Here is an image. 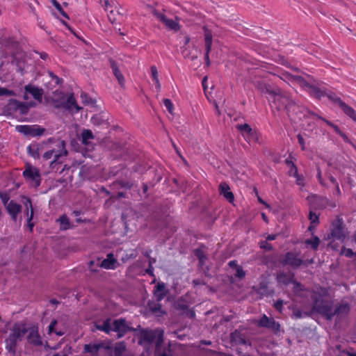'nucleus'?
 <instances>
[{
  "instance_id": "nucleus-1",
  "label": "nucleus",
  "mask_w": 356,
  "mask_h": 356,
  "mask_svg": "<svg viewBox=\"0 0 356 356\" xmlns=\"http://www.w3.org/2000/svg\"><path fill=\"white\" fill-rule=\"evenodd\" d=\"M267 98L272 109H276L278 111H286L288 116L293 121L296 122L309 115H316V113L296 104L290 96L280 88L270 97Z\"/></svg>"
},
{
  "instance_id": "nucleus-2",
  "label": "nucleus",
  "mask_w": 356,
  "mask_h": 356,
  "mask_svg": "<svg viewBox=\"0 0 356 356\" xmlns=\"http://www.w3.org/2000/svg\"><path fill=\"white\" fill-rule=\"evenodd\" d=\"M164 332L161 329L141 328L138 336V344L147 346L155 343L154 356H172L170 343L168 348H163Z\"/></svg>"
},
{
  "instance_id": "nucleus-3",
  "label": "nucleus",
  "mask_w": 356,
  "mask_h": 356,
  "mask_svg": "<svg viewBox=\"0 0 356 356\" xmlns=\"http://www.w3.org/2000/svg\"><path fill=\"white\" fill-rule=\"evenodd\" d=\"M168 293L169 289H167L164 282H158L157 284H156L153 294L156 302L150 300L147 302V307L152 314L157 316H162L166 314V312L162 309V305L160 303L165 296H168L167 301L171 302L172 307L175 309H178V300H176L173 296H168Z\"/></svg>"
},
{
  "instance_id": "nucleus-4",
  "label": "nucleus",
  "mask_w": 356,
  "mask_h": 356,
  "mask_svg": "<svg viewBox=\"0 0 356 356\" xmlns=\"http://www.w3.org/2000/svg\"><path fill=\"white\" fill-rule=\"evenodd\" d=\"M56 149H49L45 152L42 158L44 161H47L54 156V160L50 163V167L55 169L57 165L63 163L62 158L67 155L68 152L66 149V143L63 140L56 139Z\"/></svg>"
},
{
  "instance_id": "nucleus-5",
  "label": "nucleus",
  "mask_w": 356,
  "mask_h": 356,
  "mask_svg": "<svg viewBox=\"0 0 356 356\" xmlns=\"http://www.w3.org/2000/svg\"><path fill=\"white\" fill-rule=\"evenodd\" d=\"M282 75L289 80L295 81L303 90L307 92L310 96L313 97L321 99L325 95L323 90H322L318 87L309 83L302 76H293L288 72L283 73Z\"/></svg>"
},
{
  "instance_id": "nucleus-6",
  "label": "nucleus",
  "mask_w": 356,
  "mask_h": 356,
  "mask_svg": "<svg viewBox=\"0 0 356 356\" xmlns=\"http://www.w3.org/2000/svg\"><path fill=\"white\" fill-rule=\"evenodd\" d=\"M312 298L313 311L322 315L327 320H332V303L325 300L319 293L312 296Z\"/></svg>"
},
{
  "instance_id": "nucleus-7",
  "label": "nucleus",
  "mask_w": 356,
  "mask_h": 356,
  "mask_svg": "<svg viewBox=\"0 0 356 356\" xmlns=\"http://www.w3.org/2000/svg\"><path fill=\"white\" fill-rule=\"evenodd\" d=\"M280 262L283 266H289L293 269H297L302 265L305 264L306 262L312 264L313 260L305 261L299 257V253L289 251L280 258Z\"/></svg>"
},
{
  "instance_id": "nucleus-8",
  "label": "nucleus",
  "mask_w": 356,
  "mask_h": 356,
  "mask_svg": "<svg viewBox=\"0 0 356 356\" xmlns=\"http://www.w3.org/2000/svg\"><path fill=\"white\" fill-rule=\"evenodd\" d=\"M346 237L347 231L345 227L343 220L342 218L338 216L332 222L330 227V236H329V238L343 242Z\"/></svg>"
},
{
  "instance_id": "nucleus-9",
  "label": "nucleus",
  "mask_w": 356,
  "mask_h": 356,
  "mask_svg": "<svg viewBox=\"0 0 356 356\" xmlns=\"http://www.w3.org/2000/svg\"><path fill=\"white\" fill-rule=\"evenodd\" d=\"M22 175L25 180L30 183L33 187L38 188L40 186L41 175L40 170L37 168L33 167L30 164H27Z\"/></svg>"
},
{
  "instance_id": "nucleus-10",
  "label": "nucleus",
  "mask_w": 356,
  "mask_h": 356,
  "mask_svg": "<svg viewBox=\"0 0 356 356\" xmlns=\"http://www.w3.org/2000/svg\"><path fill=\"white\" fill-rule=\"evenodd\" d=\"M113 332L117 333L118 339L122 338L130 332H135L136 329L130 326L125 318L115 319L112 323Z\"/></svg>"
},
{
  "instance_id": "nucleus-11",
  "label": "nucleus",
  "mask_w": 356,
  "mask_h": 356,
  "mask_svg": "<svg viewBox=\"0 0 356 356\" xmlns=\"http://www.w3.org/2000/svg\"><path fill=\"white\" fill-rule=\"evenodd\" d=\"M16 130L25 136L36 137L42 136L46 129L38 124L33 125H17Z\"/></svg>"
},
{
  "instance_id": "nucleus-12",
  "label": "nucleus",
  "mask_w": 356,
  "mask_h": 356,
  "mask_svg": "<svg viewBox=\"0 0 356 356\" xmlns=\"http://www.w3.org/2000/svg\"><path fill=\"white\" fill-rule=\"evenodd\" d=\"M80 181H93L97 179V169L92 165L85 164L81 165L79 172Z\"/></svg>"
},
{
  "instance_id": "nucleus-13",
  "label": "nucleus",
  "mask_w": 356,
  "mask_h": 356,
  "mask_svg": "<svg viewBox=\"0 0 356 356\" xmlns=\"http://www.w3.org/2000/svg\"><path fill=\"white\" fill-rule=\"evenodd\" d=\"M24 110L25 106L22 104V102L15 99H10L7 104L3 107V112L6 115H13L17 112L23 115V111Z\"/></svg>"
},
{
  "instance_id": "nucleus-14",
  "label": "nucleus",
  "mask_w": 356,
  "mask_h": 356,
  "mask_svg": "<svg viewBox=\"0 0 356 356\" xmlns=\"http://www.w3.org/2000/svg\"><path fill=\"white\" fill-rule=\"evenodd\" d=\"M29 332L27 333L26 339L28 343L33 346H42V341L38 332V327L35 325L28 326Z\"/></svg>"
},
{
  "instance_id": "nucleus-15",
  "label": "nucleus",
  "mask_w": 356,
  "mask_h": 356,
  "mask_svg": "<svg viewBox=\"0 0 356 356\" xmlns=\"http://www.w3.org/2000/svg\"><path fill=\"white\" fill-rule=\"evenodd\" d=\"M258 325L261 327L270 329L275 334L278 333L280 330V323L275 321L273 318H269L266 314L261 317Z\"/></svg>"
},
{
  "instance_id": "nucleus-16",
  "label": "nucleus",
  "mask_w": 356,
  "mask_h": 356,
  "mask_svg": "<svg viewBox=\"0 0 356 356\" xmlns=\"http://www.w3.org/2000/svg\"><path fill=\"white\" fill-rule=\"evenodd\" d=\"M10 332L15 335L19 341H22L29 332L28 325L25 321L16 322L10 328Z\"/></svg>"
},
{
  "instance_id": "nucleus-17",
  "label": "nucleus",
  "mask_w": 356,
  "mask_h": 356,
  "mask_svg": "<svg viewBox=\"0 0 356 356\" xmlns=\"http://www.w3.org/2000/svg\"><path fill=\"white\" fill-rule=\"evenodd\" d=\"M236 127L248 143L256 140V133L248 124H237Z\"/></svg>"
},
{
  "instance_id": "nucleus-18",
  "label": "nucleus",
  "mask_w": 356,
  "mask_h": 356,
  "mask_svg": "<svg viewBox=\"0 0 356 356\" xmlns=\"http://www.w3.org/2000/svg\"><path fill=\"white\" fill-rule=\"evenodd\" d=\"M330 98L338 104L340 108L347 116H348L351 120L356 122V111L353 108L346 104L339 97H332L330 96Z\"/></svg>"
},
{
  "instance_id": "nucleus-19",
  "label": "nucleus",
  "mask_w": 356,
  "mask_h": 356,
  "mask_svg": "<svg viewBox=\"0 0 356 356\" xmlns=\"http://www.w3.org/2000/svg\"><path fill=\"white\" fill-rule=\"evenodd\" d=\"M131 172L124 164H120L118 165L112 167L108 171V177L121 178V177H127Z\"/></svg>"
},
{
  "instance_id": "nucleus-20",
  "label": "nucleus",
  "mask_w": 356,
  "mask_h": 356,
  "mask_svg": "<svg viewBox=\"0 0 356 356\" xmlns=\"http://www.w3.org/2000/svg\"><path fill=\"white\" fill-rule=\"evenodd\" d=\"M26 93L31 95L36 101L42 102L44 90L33 84L29 83L24 86Z\"/></svg>"
},
{
  "instance_id": "nucleus-21",
  "label": "nucleus",
  "mask_w": 356,
  "mask_h": 356,
  "mask_svg": "<svg viewBox=\"0 0 356 356\" xmlns=\"http://www.w3.org/2000/svg\"><path fill=\"white\" fill-rule=\"evenodd\" d=\"M19 341V340L15 337V335L13 332H10L9 334L5 339L6 350L13 355H15Z\"/></svg>"
},
{
  "instance_id": "nucleus-22",
  "label": "nucleus",
  "mask_w": 356,
  "mask_h": 356,
  "mask_svg": "<svg viewBox=\"0 0 356 356\" xmlns=\"http://www.w3.org/2000/svg\"><path fill=\"white\" fill-rule=\"evenodd\" d=\"M19 341V340L15 337V335L13 332H10L9 334L5 339L6 350L13 355H15Z\"/></svg>"
},
{
  "instance_id": "nucleus-23",
  "label": "nucleus",
  "mask_w": 356,
  "mask_h": 356,
  "mask_svg": "<svg viewBox=\"0 0 356 356\" xmlns=\"http://www.w3.org/2000/svg\"><path fill=\"white\" fill-rule=\"evenodd\" d=\"M7 212L10 214L11 219L16 221L17 216L22 211V206L13 200H10L6 207Z\"/></svg>"
},
{
  "instance_id": "nucleus-24",
  "label": "nucleus",
  "mask_w": 356,
  "mask_h": 356,
  "mask_svg": "<svg viewBox=\"0 0 356 356\" xmlns=\"http://www.w3.org/2000/svg\"><path fill=\"white\" fill-rule=\"evenodd\" d=\"M58 107H61L68 111H72V108H74L76 110V113L79 112L82 109V108L78 105L72 94L68 97L66 101L62 102Z\"/></svg>"
},
{
  "instance_id": "nucleus-25",
  "label": "nucleus",
  "mask_w": 356,
  "mask_h": 356,
  "mask_svg": "<svg viewBox=\"0 0 356 356\" xmlns=\"http://www.w3.org/2000/svg\"><path fill=\"white\" fill-rule=\"evenodd\" d=\"M350 309L349 303L346 302H341L335 307V309L332 310V318L334 316H342L348 314Z\"/></svg>"
},
{
  "instance_id": "nucleus-26",
  "label": "nucleus",
  "mask_w": 356,
  "mask_h": 356,
  "mask_svg": "<svg viewBox=\"0 0 356 356\" xmlns=\"http://www.w3.org/2000/svg\"><path fill=\"white\" fill-rule=\"evenodd\" d=\"M109 63L110 67L112 70V72L115 77L116 78V79L118 80V83L121 86H123L125 83V79L123 74H122L121 71L120 70L117 62L115 60L110 58Z\"/></svg>"
},
{
  "instance_id": "nucleus-27",
  "label": "nucleus",
  "mask_w": 356,
  "mask_h": 356,
  "mask_svg": "<svg viewBox=\"0 0 356 356\" xmlns=\"http://www.w3.org/2000/svg\"><path fill=\"white\" fill-rule=\"evenodd\" d=\"M156 17L163 22L169 29L175 31H178V23L173 19H168L165 15L161 13H155Z\"/></svg>"
},
{
  "instance_id": "nucleus-28",
  "label": "nucleus",
  "mask_w": 356,
  "mask_h": 356,
  "mask_svg": "<svg viewBox=\"0 0 356 356\" xmlns=\"http://www.w3.org/2000/svg\"><path fill=\"white\" fill-rule=\"evenodd\" d=\"M230 340L233 345H245L247 343L245 335L237 330L230 334Z\"/></svg>"
},
{
  "instance_id": "nucleus-29",
  "label": "nucleus",
  "mask_w": 356,
  "mask_h": 356,
  "mask_svg": "<svg viewBox=\"0 0 356 356\" xmlns=\"http://www.w3.org/2000/svg\"><path fill=\"white\" fill-rule=\"evenodd\" d=\"M118 263L113 253H108L106 258L103 259L100 264V267L105 269L114 270L116 268V264Z\"/></svg>"
},
{
  "instance_id": "nucleus-30",
  "label": "nucleus",
  "mask_w": 356,
  "mask_h": 356,
  "mask_svg": "<svg viewBox=\"0 0 356 356\" xmlns=\"http://www.w3.org/2000/svg\"><path fill=\"white\" fill-rule=\"evenodd\" d=\"M219 193L222 195L229 202H233L234 195L230 191L229 186L226 182H221L219 185Z\"/></svg>"
},
{
  "instance_id": "nucleus-31",
  "label": "nucleus",
  "mask_w": 356,
  "mask_h": 356,
  "mask_svg": "<svg viewBox=\"0 0 356 356\" xmlns=\"http://www.w3.org/2000/svg\"><path fill=\"white\" fill-rule=\"evenodd\" d=\"M33 253V249L31 245H24L19 254L20 263L24 264L25 263L28 262L31 259Z\"/></svg>"
},
{
  "instance_id": "nucleus-32",
  "label": "nucleus",
  "mask_w": 356,
  "mask_h": 356,
  "mask_svg": "<svg viewBox=\"0 0 356 356\" xmlns=\"http://www.w3.org/2000/svg\"><path fill=\"white\" fill-rule=\"evenodd\" d=\"M276 279L279 284L288 286L293 282L294 274L282 272L277 274Z\"/></svg>"
},
{
  "instance_id": "nucleus-33",
  "label": "nucleus",
  "mask_w": 356,
  "mask_h": 356,
  "mask_svg": "<svg viewBox=\"0 0 356 356\" xmlns=\"http://www.w3.org/2000/svg\"><path fill=\"white\" fill-rule=\"evenodd\" d=\"M256 86L261 93L268 95V97H270L279 88V87H271L269 84L263 82H258Z\"/></svg>"
},
{
  "instance_id": "nucleus-34",
  "label": "nucleus",
  "mask_w": 356,
  "mask_h": 356,
  "mask_svg": "<svg viewBox=\"0 0 356 356\" xmlns=\"http://www.w3.org/2000/svg\"><path fill=\"white\" fill-rule=\"evenodd\" d=\"M56 222L59 223L60 230H67L74 227V225L71 224L70 218L66 214L61 215L57 220Z\"/></svg>"
},
{
  "instance_id": "nucleus-35",
  "label": "nucleus",
  "mask_w": 356,
  "mask_h": 356,
  "mask_svg": "<svg viewBox=\"0 0 356 356\" xmlns=\"http://www.w3.org/2000/svg\"><path fill=\"white\" fill-rule=\"evenodd\" d=\"M99 343H88L83 347V353H90L91 356H99V351L101 349Z\"/></svg>"
},
{
  "instance_id": "nucleus-36",
  "label": "nucleus",
  "mask_w": 356,
  "mask_h": 356,
  "mask_svg": "<svg viewBox=\"0 0 356 356\" xmlns=\"http://www.w3.org/2000/svg\"><path fill=\"white\" fill-rule=\"evenodd\" d=\"M95 138L92 132L90 129H83L81 135V143L86 146H90V142L89 141L91 139Z\"/></svg>"
},
{
  "instance_id": "nucleus-37",
  "label": "nucleus",
  "mask_w": 356,
  "mask_h": 356,
  "mask_svg": "<svg viewBox=\"0 0 356 356\" xmlns=\"http://www.w3.org/2000/svg\"><path fill=\"white\" fill-rule=\"evenodd\" d=\"M127 346L124 341L116 342L113 350V356H122L126 351Z\"/></svg>"
},
{
  "instance_id": "nucleus-38",
  "label": "nucleus",
  "mask_w": 356,
  "mask_h": 356,
  "mask_svg": "<svg viewBox=\"0 0 356 356\" xmlns=\"http://www.w3.org/2000/svg\"><path fill=\"white\" fill-rule=\"evenodd\" d=\"M108 118L104 113H99L91 118V122L94 125L100 126L107 124Z\"/></svg>"
},
{
  "instance_id": "nucleus-39",
  "label": "nucleus",
  "mask_w": 356,
  "mask_h": 356,
  "mask_svg": "<svg viewBox=\"0 0 356 356\" xmlns=\"http://www.w3.org/2000/svg\"><path fill=\"white\" fill-rule=\"evenodd\" d=\"M124 177H121V178L117 179L115 181L113 182V186L116 188H124L126 190H129L133 187V183L129 181H125L123 179Z\"/></svg>"
},
{
  "instance_id": "nucleus-40",
  "label": "nucleus",
  "mask_w": 356,
  "mask_h": 356,
  "mask_svg": "<svg viewBox=\"0 0 356 356\" xmlns=\"http://www.w3.org/2000/svg\"><path fill=\"white\" fill-rule=\"evenodd\" d=\"M95 327L98 330L102 331L106 334H110L113 331L111 325V318H106L102 325L95 324Z\"/></svg>"
},
{
  "instance_id": "nucleus-41",
  "label": "nucleus",
  "mask_w": 356,
  "mask_h": 356,
  "mask_svg": "<svg viewBox=\"0 0 356 356\" xmlns=\"http://www.w3.org/2000/svg\"><path fill=\"white\" fill-rule=\"evenodd\" d=\"M152 81L155 85V88L157 92H159L161 88L159 79L157 68L155 65H152L150 67Z\"/></svg>"
},
{
  "instance_id": "nucleus-42",
  "label": "nucleus",
  "mask_w": 356,
  "mask_h": 356,
  "mask_svg": "<svg viewBox=\"0 0 356 356\" xmlns=\"http://www.w3.org/2000/svg\"><path fill=\"white\" fill-rule=\"evenodd\" d=\"M308 117L316 118H318L319 120H321L322 121L325 122L328 126L331 127L334 129L335 133H337L339 135L342 132L341 131L340 128L337 125L334 124L331 121L327 120V119H325V118L318 115L316 113V115H309Z\"/></svg>"
},
{
  "instance_id": "nucleus-43",
  "label": "nucleus",
  "mask_w": 356,
  "mask_h": 356,
  "mask_svg": "<svg viewBox=\"0 0 356 356\" xmlns=\"http://www.w3.org/2000/svg\"><path fill=\"white\" fill-rule=\"evenodd\" d=\"M28 154L34 159H40V154L38 153V148H35L32 144L29 145L27 148Z\"/></svg>"
},
{
  "instance_id": "nucleus-44",
  "label": "nucleus",
  "mask_w": 356,
  "mask_h": 356,
  "mask_svg": "<svg viewBox=\"0 0 356 356\" xmlns=\"http://www.w3.org/2000/svg\"><path fill=\"white\" fill-rule=\"evenodd\" d=\"M56 143V138L52 137L48 138L46 141H43L42 143H31L35 148H38V153L43 149L44 145Z\"/></svg>"
},
{
  "instance_id": "nucleus-45",
  "label": "nucleus",
  "mask_w": 356,
  "mask_h": 356,
  "mask_svg": "<svg viewBox=\"0 0 356 356\" xmlns=\"http://www.w3.org/2000/svg\"><path fill=\"white\" fill-rule=\"evenodd\" d=\"M305 243L310 245L313 250H316L320 244V239L318 236H314L312 238L305 240Z\"/></svg>"
},
{
  "instance_id": "nucleus-46",
  "label": "nucleus",
  "mask_w": 356,
  "mask_h": 356,
  "mask_svg": "<svg viewBox=\"0 0 356 356\" xmlns=\"http://www.w3.org/2000/svg\"><path fill=\"white\" fill-rule=\"evenodd\" d=\"M206 246L204 245H200L199 248L193 250L194 255L198 259L201 257H207L206 252Z\"/></svg>"
},
{
  "instance_id": "nucleus-47",
  "label": "nucleus",
  "mask_w": 356,
  "mask_h": 356,
  "mask_svg": "<svg viewBox=\"0 0 356 356\" xmlns=\"http://www.w3.org/2000/svg\"><path fill=\"white\" fill-rule=\"evenodd\" d=\"M81 102L85 105H94L96 103V100L90 97L87 93L82 92L81 94Z\"/></svg>"
},
{
  "instance_id": "nucleus-48",
  "label": "nucleus",
  "mask_w": 356,
  "mask_h": 356,
  "mask_svg": "<svg viewBox=\"0 0 356 356\" xmlns=\"http://www.w3.org/2000/svg\"><path fill=\"white\" fill-rule=\"evenodd\" d=\"M22 199H23V204H24V207H26V209L24 210V214L26 216H29V215H30L29 208H31V210L33 209L31 199L26 196H23Z\"/></svg>"
},
{
  "instance_id": "nucleus-49",
  "label": "nucleus",
  "mask_w": 356,
  "mask_h": 356,
  "mask_svg": "<svg viewBox=\"0 0 356 356\" xmlns=\"http://www.w3.org/2000/svg\"><path fill=\"white\" fill-rule=\"evenodd\" d=\"M56 9L60 13V15L66 19H69V16L67 13L63 9L61 5L57 0H49Z\"/></svg>"
},
{
  "instance_id": "nucleus-50",
  "label": "nucleus",
  "mask_w": 356,
  "mask_h": 356,
  "mask_svg": "<svg viewBox=\"0 0 356 356\" xmlns=\"http://www.w3.org/2000/svg\"><path fill=\"white\" fill-rule=\"evenodd\" d=\"M205 50L211 51L212 46V34L209 31L205 32Z\"/></svg>"
},
{
  "instance_id": "nucleus-51",
  "label": "nucleus",
  "mask_w": 356,
  "mask_h": 356,
  "mask_svg": "<svg viewBox=\"0 0 356 356\" xmlns=\"http://www.w3.org/2000/svg\"><path fill=\"white\" fill-rule=\"evenodd\" d=\"M57 324V321L56 320H53L49 327H48V333L49 334H51V333H55L56 335L58 336H62L63 335L64 332H61V331H56L55 330V326Z\"/></svg>"
},
{
  "instance_id": "nucleus-52",
  "label": "nucleus",
  "mask_w": 356,
  "mask_h": 356,
  "mask_svg": "<svg viewBox=\"0 0 356 356\" xmlns=\"http://www.w3.org/2000/svg\"><path fill=\"white\" fill-rule=\"evenodd\" d=\"M257 293L261 294L262 296H268L269 293L268 291L267 284L265 282H261L259 285Z\"/></svg>"
},
{
  "instance_id": "nucleus-53",
  "label": "nucleus",
  "mask_w": 356,
  "mask_h": 356,
  "mask_svg": "<svg viewBox=\"0 0 356 356\" xmlns=\"http://www.w3.org/2000/svg\"><path fill=\"white\" fill-rule=\"evenodd\" d=\"M33 216L34 211L33 209H31L30 211V215L27 216V227H29L30 232H33V227L35 225L34 222H32Z\"/></svg>"
},
{
  "instance_id": "nucleus-54",
  "label": "nucleus",
  "mask_w": 356,
  "mask_h": 356,
  "mask_svg": "<svg viewBox=\"0 0 356 356\" xmlns=\"http://www.w3.org/2000/svg\"><path fill=\"white\" fill-rule=\"evenodd\" d=\"M163 104L170 114H173L174 105L170 99L165 98L163 100Z\"/></svg>"
},
{
  "instance_id": "nucleus-55",
  "label": "nucleus",
  "mask_w": 356,
  "mask_h": 356,
  "mask_svg": "<svg viewBox=\"0 0 356 356\" xmlns=\"http://www.w3.org/2000/svg\"><path fill=\"white\" fill-rule=\"evenodd\" d=\"M309 219L311 222V224L317 225L319 223V216L313 211H309Z\"/></svg>"
},
{
  "instance_id": "nucleus-56",
  "label": "nucleus",
  "mask_w": 356,
  "mask_h": 356,
  "mask_svg": "<svg viewBox=\"0 0 356 356\" xmlns=\"http://www.w3.org/2000/svg\"><path fill=\"white\" fill-rule=\"evenodd\" d=\"M16 96V92L13 90L0 87V96Z\"/></svg>"
},
{
  "instance_id": "nucleus-57",
  "label": "nucleus",
  "mask_w": 356,
  "mask_h": 356,
  "mask_svg": "<svg viewBox=\"0 0 356 356\" xmlns=\"http://www.w3.org/2000/svg\"><path fill=\"white\" fill-rule=\"evenodd\" d=\"M22 104H24V106H25V110L23 111V115L28 114L31 108H34L36 106V103L33 101H31L29 102H22Z\"/></svg>"
},
{
  "instance_id": "nucleus-58",
  "label": "nucleus",
  "mask_w": 356,
  "mask_h": 356,
  "mask_svg": "<svg viewBox=\"0 0 356 356\" xmlns=\"http://www.w3.org/2000/svg\"><path fill=\"white\" fill-rule=\"evenodd\" d=\"M82 211L81 210H74L72 212V216L76 217V222L77 223L85 222L86 221V219H82L80 216L82 214Z\"/></svg>"
},
{
  "instance_id": "nucleus-59",
  "label": "nucleus",
  "mask_w": 356,
  "mask_h": 356,
  "mask_svg": "<svg viewBox=\"0 0 356 356\" xmlns=\"http://www.w3.org/2000/svg\"><path fill=\"white\" fill-rule=\"evenodd\" d=\"M259 248L266 251H271L273 249L272 244L268 243V241H261Z\"/></svg>"
},
{
  "instance_id": "nucleus-60",
  "label": "nucleus",
  "mask_w": 356,
  "mask_h": 356,
  "mask_svg": "<svg viewBox=\"0 0 356 356\" xmlns=\"http://www.w3.org/2000/svg\"><path fill=\"white\" fill-rule=\"evenodd\" d=\"M48 74L49 76L51 78V80L54 81L56 85H60L63 83V79L62 78L58 77L53 72L49 71Z\"/></svg>"
},
{
  "instance_id": "nucleus-61",
  "label": "nucleus",
  "mask_w": 356,
  "mask_h": 356,
  "mask_svg": "<svg viewBox=\"0 0 356 356\" xmlns=\"http://www.w3.org/2000/svg\"><path fill=\"white\" fill-rule=\"evenodd\" d=\"M99 345H101V348H104V350H107L108 356H113V347L110 343H99Z\"/></svg>"
},
{
  "instance_id": "nucleus-62",
  "label": "nucleus",
  "mask_w": 356,
  "mask_h": 356,
  "mask_svg": "<svg viewBox=\"0 0 356 356\" xmlns=\"http://www.w3.org/2000/svg\"><path fill=\"white\" fill-rule=\"evenodd\" d=\"M235 270H236V273L234 274V276L236 278L241 280L245 277V272L241 266L239 267H237V269H236Z\"/></svg>"
},
{
  "instance_id": "nucleus-63",
  "label": "nucleus",
  "mask_w": 356,
  "mask_h": 356,
  "mask_svg": "<svg viewBox=\"0 0 356 356\" xmlns=\"http://www.w3.org/2000/svg\"><path fill=\"white\" fill-rule=\"evenodd\" d=\"M341 254L345 255L348 258H352L354 257L355 254L352 249L346 248L344 247L342 248Z\"/></svg>"
},
{
  "instance_id": "nucleus-64",
  "label": "nucleus",
  "mask_w": 356,
  "mask_h": 356,
  "mask_svg": "<svg viewBox=\"0 0 356 356\" xmlns=\"http://www.w3.org/2000/svg\"><path fill=\"white\" fill-rule=\"evenodd\" d=\"M0 198L6 207L10 202V195L6 192L0 191Z\"/></svg>"
}]
</instances>
